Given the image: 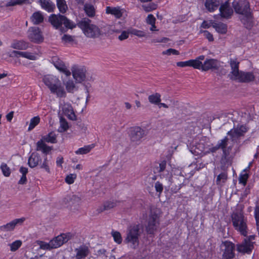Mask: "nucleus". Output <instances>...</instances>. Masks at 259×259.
Instances as JSON below:
<instances>
[{"label": "nucleus", "mask_w": 259, "mask_h": 259, "mask_svg": "<svg viewBox=\"0 0 259 259\" xmlns=\"http://www.w3.org/2000/svg\"><path fill=\"white\" fill-rule=\"evenodd\" d=\"M208 139L206 137H203L199 140L198 142L195 143L196 151L198 154L203 153L205 154L210 152H215L218 150H222V157L225 159L228 158V149H230V146L226 139H222L218 141L217 144L214 146H210Z\"/></svg>", "instance_id": "obj_1"}, {"label": "nucleus", "mask_w": 259, "mask_h": 259, "mask_svg": "<svg viewBox=\"0 0 259 259\" xmlns=\"http://www.w3.org/2000/svg\"><path fill=\"white\" fill-rule=\"evenodd\" d=\"M42 81L49 89L51 93L55 94L57 97L64 98L66 93L60 79L56 76L51 74L45 75Z\"/></svg>", "instance_id": "obj_2"}, {"label": "nucleus", "mask_w": 259, "mask_h": 259, "mask_svg": "<svg viewBox=\"0 0 259 259\" xmlns=\"http://www.w3.org/2000/svg\"><path fill=\"white\" fill-rule=\"evenodd\" d=\"M83 34L88 38H96L99 37L102 34L99 27L92 23V21L87 18H83L78 23Z\"/></svg>", "instance_id": "obj_3"}, {"label": "nucleus", "mask_w": 259, "mask_h": 259, "mask_svg": "<svg viewBox=\"0 0 259 259\" xmlns=\"http://www.w3.org/2000/svg\"><path fill=\"white\" fill-rule=\"evenodd\" d=\"M233 7L235 12L241 15L240 19L244 25L251 23L252 16L249 8V4L246 0H239V2H234Z\"/></svg>", "instance_id": "obj_4"}, {"label": "nucleus", "mask_w": 259, "mask_h": 259, "mask_svg": "<svg viewBox=\"0 0 259 259\" xmlns=\"http://www.w3.org/2000/svg\"><path fill=\"white\" fill-rule=\"evenodd\" d=\"M49 21L54 27L59 29L61 32H65L66 29H72L76 27V24L73 21L60 14L51 15Z\"/></svg>", "instance_id": "obj_5"}, {"label": "nucleus", "mask_w": 259, "mask_h": 259, "mask_svg": "<svg viewBox=\"0 0 259 259\" xmlns=\"http://www.w3.org/2000/svg\"><path fill=\"white\" fill-rule=\"evenodd\" d=\"M232 225L235 230L241 235L246 237L248 234L247 220L241 211L235 212L231 214Z\"/></svg>", "instance_id": "obj_6"}, {"label": "nucleus", "mask_w": 259, "mask_h": 259, "mask_svg": "<svg viewBox=\"0 0 259 259\" xmlns=\"http://www.w3.org/2000/svg\"><path fill=\"white\" fill-rule=\"evenodd\" d=\"M248 127L244 125H238L236 127L229 131L227 135L223 139L226 140L230 146V149H228V156L230 155L235 143L237 140L240 137L243 136L244 134L248 131Z\"/></svg>", "instance_id": "obj_7"}, {"label": "nucleus", "mask_w": 259, "mask_h": 259, "mask_svg": "<svg viewBox=\"0 0 259 259\" xmlns=\"http://www.w3.org/2000/svg\"><path fill=\"white\" fill-rule=\"evenodd\" d=\"M28 164L31 168H34L39 165L40 168L44 169L48 174L51 172L49 167V161L47 156L44 157L43 162L40 155L37 152H32L28 160Z\"/></svg>", "instance_id": "obj_8"}, {"label": "nucleus", "mask_w": 259, "mask_h": 259, "mask_svg": "<svg viewBox=\"0 0 259 259\" xmlns=\"http://www.w3.org/2000/svg\"><path fill=\"white\" fill-rule=\"evenodd\" d=\"M140 227L139 225L130 226L127 230L125 241L133 248H136L139 243Z\"/></svg>", "instance_id": "obj_9"}, {"label": "nucleus", "mask_w": 259, "mask_h": 259, "mask_svg": "<svg viewBox=\"0 0 259 259\" xmlns=\"http://www.w3.org/2000/svg\"><path fill=\"white\" fill-rule=\"evenodd\" d=\"M71 71L73 77L77 83L94 80V78L87 73L86 68L83 66L74 65L72 67Z\"/></svg>", "instance_id": "obj_10"}, {"label": "nucleus", "mask_w": 259, "mask_h": 259, "mask_svg": "<svg viewBox=\"0 0 259 259\" xmlns=\"http://www.w3.org/2000/svg\"><path fill=\"white\" fill-rule=\"evenodd\" d=\"M236 246L230 241L222 242L220 245L221 250L222 252V259H233L235 256Z\"/></svg>", "instance_id": "obj_11"}, {"label": "nucleus", "mask_w": 259, "mask_h": 259, "mask_svg": "<svg viewBox=\"0 0 259 259\" xmlns=\"http://www.w3.org/2000/svg\"><path fill=\"white\" fill-rule=\"evenodd\" d=\"M146 135V130L140 126H134L130 129V137L131 140L136 145H139L142 142V139Z\"/></svg>", "instance_id": "obj_12"}, {"label": "nucleus", "mask_w": 259, "mask_h": 259, "mask_svg": "<svg viewBox=\"0 0 259 259\" xmlns=\"http://www.w3.org/2000/svg\"><path fill=\"white\" fill-rule=\"evenodd\" d=\"M221 3L219 8L220 14L214 15V18L217 19L221 17L225 19L230 18L233 13V11L230 6V3L228 1H226L224 3L221 2Z\"/></svg>", "instance_id": "obj_13"}, {"label": "nucleus", "mask_w": 259, "mask_h": 259, "mask_svg": "<svg viewBox=\"0 0 259 259\" xmlns=\"http://www.w3.org/2000/svg\"><path fill=\"white\" fill-rule=\"evenodd\" d=\"M29 39L34 43L39 44L43 41L42 33L38 27H31L28 30Z\"/></svg>", "instance_id": "obj_14"}, {"label": "nucleus", "mask_w": 259, "mask_h": 259, "mask_svg": "<svg viewBox=\"0 0 259 259\" xmlns=\"http://www.w3.org/2000/svg\"><path fill=\"white\" fill-rule=\"evenodd\" d=\"M25 220L26 218L24 217L13 220L6 224L0 226V231L3 232L13 231L17 226L22 225Z\"/></svg>", "instance_id": "obj_15"}, {"label": "nucleus", "mask_w": 259, "mask_h": 259, "mask_svg": "<svg viewBox=\"0 0 259 259\" xmlns=\"http://www.w3.org/2000/svg\"><path fill=\"white\" fill-rule=\"evenodd\" d=\"M72 237L70 233L61 234L51 240V244L53 248H57L66 243Z\"/></svg>", "instance_id": "obj_16"}, {"label": "nucleus", "mask_w": 259, "mask_h": 259, "mask_svg": "<svg viewBox=\"0 0 259 259\" xmlns=\"http://www.w3.org/2000/svg\"><path fill=\"white\" fill-rule=\"evenodd\" d=\"M52 61L54 66L60 72L64 73L66 76H68L71 75V72L62 60L58 58L57 57H54L52 59Z\"/></svg>", "instance_id": "obj_17"}, {"label": "nucleus", "mask_w": 259, "mask_h": 259, "mask_svg": "<svg viewBox=\"0 0 259 259\" xmlns=\"http://www.w3.org/2000/svg\"><path fill=\"white\" fill-rule=\"evenodd\" d=\"M235 246L238 252L243 254H251L254 248V246L251 244L249 243L244 239L241 243H238Z\"/></svg>", "instance_id": "obj_18"}, {"label": "nucleus", "mask_w": 259, "mask_h": 259, "mask_svg": "<svg viewBox=\"0 0 259 259\" xmlns=\"http://www.w3.org/2000/svg\"><path fill=\"white\" fill-rule=\"evenodd\" d=\"M60 112L67 116L69 119L74 120L76 116L71 105L69 103H63L60 105Z\"/></svg>", "instance_id": "obj_19"}, {"label": "nucleus", "mask_w": 259, "mask_h": 259, "mask_svg": "<svg viewBox=\"0 0 259 259\" xmlns=\"http://www.w3.org/2000/svg\"><path fill=\"white\" fill-rule=\"evenodd\" d=\"M159 225L158 217L156 214H152L149 217L146 230L149 234H153L157 229Z\"/></svg>", "instance_id": "obj_20"}, {"label": "nucleus", "mask_w": 259, "mask_h": 259, "mask_svg": "<svg viewBox=\"0 0 259 259\" xmlns=\"http://www.w3.org/2000/svg\"><path fill=\"white\" fill-rule=\"evenodd\" d=\"M237 76L235 77L233 80H237L241 82H248L254 79V75L253 73L250 72H243L240 71Z\"/></svg>", "instance_id": "obj_21"}, {"label": "nucleus", "mask_w": 259, "mask_h": 259, "mask_svg": "<svg viewBox=\"0 0 259 259\" xmlns=\"http://www.w3.org/2000/svg\"><path fill=\"white\" fill-rule=\"evenodd\" d=\"M220 66L219 61L214 59H206L202 64V70L207 71L208 70L218 69Z\"/></svg>", "instance_id": "obj_22"}, {"label": "nucleus", "mask_w": 259, "mask_h": 259, "mask_svg": "<svg viewBox=\"0 0 259 259\" xmlns=\"http://www.w3.org/2000/svg\"><path fill=\"white\" fill-rule=\"evenodd\" d=\"M125 10L120 7H110L108 6L106 8V13L107 14H111L114 16L116 19H120L124 12Z\"/></svg>", "instance_id": "obj_23"}, {"label": "nucleus", "mask_w": 259, "mask_h": 259, "mask_svg": "<svg viewBox=\"0 0 259 259\" xmlns=\"http://www.w3.org/2000/svg\"><path fill=\"white\" fill-rule=\"evenodd\" d=\"M36 150L41 152L44 156H47L53 149L52 146H49L41 140H38L36 143Z\"/></svg>", "instance_id": "obj_24"}, {"label": "nucleus", "mask_w": 259, "mask_h": 259, "mask_svg": "<svg viewBox=\"0 0 259 259\" xmlns=\"http://www.w3.org/2000/svg\"><path fill=\"white\" fill-rule=\"evenodd\" d=\"M76 252V259H82L85 258L90 253V249L88 246L81 245L75 249Z\"/></svg>", "instance_id": "obj_25"}, {"label": "nucleus", "mask_w": 259, "mask_h": 259, "mask_svg": "<svg viewBox=\"0 0 259 259\" xmlns=\"http://www.w3.org/2000/svg\"><path fill=\"white\" fill-rule=\"evenodd\" d=\"M229 64L231 68L230 74V78L233 79L235 77L237 76V75L240 72L239 70V62L238 61L236 58H231L229 61Z\"/></svg>", "instance_id": "obj_26"}, {"label": "nucleus", "mask_w": 259, "mask_h": 259, "mask_svg": "<svg viewBox=\"0 0 259 259\" xmlns=\"http://www.w3.org/2000/svg\"><path fill=\"white\" fill-rule=\"evenodd\" d=\"M204 6L209 12H213L221 4V0H203Z\"/></svg>", "instance_id": "obj_27"}, {"label": "nucleus", "mask_w": 259, "mask_h": 259, "mask_svg": "<svg viewBox=\"0 0 259 259\" xmlns=\"http://www.w3.org/2000/svg\"><path fill=\"white\" fill-rule=\"evenodd\" d=\"M11 47L16 50H25L29 47V44L23 40H14L11 45Z\"/></svg>", "instance_id": "obj_28"}, {"label": "nucleus", "mask_w": 259, "mask_h": 259, "mask_svg": "<svg viewBox=\"0 0 259 259\" xmlns=\"http://www.w3.org/2000/svg\"><path fill=\"white\" fill-rule=\"evenodd\" d=\"M65 202L68 203L69 205L78 204L81 202V198L76 195H69L65 198Z\"/></svg>", "instance_id": "obj_29"}, {"label": "nucleus", "mask_w": 259, "mask_h": 259, "mask_svg": "<svg viewBox=\"0 0 259 259\" xmlns=\"http://www.w3.org/2000/svg\"><path fill=\"white\" fill-rule=\"evenodd\" d=\"M39 1L41 8L48 12L53 11L55 8L54 4L50 0H39Z\"/></svg>", "instance_id": "obj_30"}, {"label": "nucleus", "mask_w": 259, "mask_h": 259, "mask_svg": "<svg viewBox=\"0 0 259 259\" xmlns=\"http://www.w3.org/2000/svg\"><path fill=\"white\" fill-rule=\"evenodd\" d=\"M31 21L35 25H38L44 21V17L40 11L34 12L30 18Z\"/></svg>", "instance_id": "obj_31"}, {"label": "nucleus", "mask_w": 259, "mask_h": 259, "mask_svg": "<svg viewBox=\"0 0 259 259\" xmlns=\"http://www.w3.org/2000/svg\"><path fill=\"white\" fill-rule=\"evenodd\" d=\"M212 26L219 33L225 34L227 31V26L223 23L212 22Z\"/></svg>", "instance_id": "obj_32"}, {"label": "nucleus", "mask_w": 259, "mask_h": 259, "mask_svg": "<svg viewBox=\"0 0 259 259\" xmlns=\"http://www.w3.org/2000/svg\"><path fill=\"white\" fill-rule=\"evenodd\" d=\"M57 136L55 133L50 132L48 134L44 136L41 137V139L45 143H57Z\"/></svg>", "instance_id": "obj_33"}, {"label": "nucleus", "mask_w": 259, "mask_h": 259, "mask_svg": "<svg viewBox=\"0 0 259 259\" xmlns=\"http://www.w3.org/2000/svg\"><path fill=\"white\" fill-rule=\"evenodd\" d=\"M95 145L94 144L85 145L83 147H81L77 150L75 153L77 155H83L89 153L91 150L95 147Z\"/></svg>", "instance_id": "obj_34"}, {"label": "nucleus", "mask_w": 259, "mask_h": 259, "mask_svg": "<svg viewBox=\"0 0 259 259\" xmlns=\"http://www.w3.org/2000/svg\"><path fill=\"white\" fill-rule=\"evenodd\" d=\"M148 99L151 104L157 105L161 102V95L159 93H155L149 95Z\"/></svg>", "instance_id": "obj_35"}, {"label": "nucleus", "mask_w": 259, "mask_h": 259, "mask_svg": "<svg viewBox=\"0 0 259 259\" xmlns=\"http://www.w3.org/2000/svg\"><path fill=\"white\" fill-rule=\"evenodd\" d=\"M57 6L61 13H65L68 10V6L65 0H56Z\"/></svg>", "instance_id": "obj_36"}, {"label": "nucleus", "mask_w": 259, "mask_h": 259, "mask_svg": "<svg viewBox=\"0 0 259 259\" xmlns=\"http://www.w3.org/2000/svg\"><path fill=\"white\" fill-rule=\"evenodd\" d=\"M66 90L68 93H73L77 90V88L75 85V83L72 80H68L65 83Z\"/></svg>", "instance_id": "obj_37"}, {"label": "nucleus", "mask_w": 259, "mask_h": 259, "mask_svg": "<svg viewBox=\"0 0 259 259\" xmlns=\"http://www.w3.org/2000/svg\"><path fill=\"white\" fill-rule=\"evenodd\" d=\"M84 10L86 14L90 17H93L95 14L94 6L90 4H85L84 6Z\"/></svg>", "instance_id": "obj_38"}, {"label": "nucleus", "mask_w": 259, "mask_h": 259, "mask_svg": "<svg viewBox=\"0 0 259 259\" xmlns=\"http://www.w3.org/2000/svg\"><path fill=\"white\" fill-rule=\"evenodd\" d=\"M142 7L146 12H150L156 10L157 8V5L154 3H150L148 4H143Z\"/></svg>", "instance_id": "obj_39"}, {"label": "nucleus", "mask_w": 259, "mask_h": 259, "mask_svg": "<svg viewBox=\"0 0 259 259\" xmlns=\"http://www.w3.org/2000/svg\"><path fill=\"white\" fill-rule=\"evenodd\" d=\"M40 122V118L38 116H35L30 119L28 128V131L32 130Z\"/></svg>", "instance_id": "obj_40"}, {"label": "nucleus", "mask_w": 259, "mask_h": 259, "mask_svg": "<svg viewBox=\"0 0 259 259\" xmlns=\"http://www.w3.org/2000/svg\"><path fill=\"white\" fill-rule=\"evenodd\" d=\"M68 128V125L67 121L63 118L60 117V127L58 129L59 132H64Z\"/></svg>", "instance_id": "obj_41"}, {"label": "nucleus", "mask_w": 259, "mask_h": 259, "mask_svg": "<svg viewBox=\"0 0 259 259\" xmlns=\"http://www.w3.org/2000/svg\"><path fill=\"white\" fill-rule=\"evenodd\" d=\"M0 168L4 176L8 177L10 176L11 169L6 163L3 162L1 165Z\"/></svg>", "instance_id": "obj_42"}, {"label": "nucleus", "mask_w": 259, "mask_h": 259, "mask_svg": "<svg viewBox=\"0 0 259 259\" xmlns=\"http://www.w3.org/2000/svg\"><path fill=\"white\" fill-rule=\"evenodd\" d=\"M227 179V174L226 172H223L219 175L217 178V184L222 185Z\"/></svg>", "instance_id": "obj_43"}, {"label": "nucleus", "mask_w": 259, "mask_h": 259, "mask_svg": "<svg viewBox=\"0 0 259 259\" xmlns=\"http://www.w3.org/2000/svg\"><path fill=\"white\" fill-rule=\"evenodd\" d=\"M249 178V175L247 173H244V172H241L239 175L238 181L239 184H242L244 186L246 185L247 181Z\"/></svg>", "instance_id": "obj_44"}, {"label": "nucleus", "mask_w": 259, "mask_h": 259, "mask_svg": "<svg viewBox=\"0 0 259 259\" xmlns=\"http://www.w3.org/2000/svg\"><path fill=\"white\" fill-rule=\"evenodd\" d=\"M22 242L20 240H17L12 243L9 244L10 250L11 251H15L18 250L22 245Z\"/></svg>", "instance_id": "obj_45"}, {"label": "nucleus", "mask_w": 259, "mask_h": 259, "mask_svg": "<svg viewBox=\"0 0 259 259\" xmlns=\"http://www.w3.org/2000/svg\"><path fill=\"white\" fill-rule=\"evenodd\" d=\"M22 57L30 60H35L37 59V54L34 52H23Z\"/></svg>", "instance_id": "obj_46"}, {"label": "nucleus", "mask_w": 259, "mask_h": 259, "mask_svg": "<svg viewBox=\"0 0 259 259\" xmlns=\"http://www.w3.org/2000/svg\"><path fill=\"white\" fill-rule=\"evenodd\" d=\"M190 67L197 69H202L203 63L201 61H199L196 59L190 60Z\"/></svg>", "instance_id": "obj_47"}, {"label": "nucleus", "mask_w": 259, "mask_h": 259, "mask_svg": "<svg viewBox=\"0 0 259 259\" xmlns=\"http://www.w3.org/2000/svg\"><path fill=\"white\" fill-rule=\"evenodd\" d=\"M37 244L39 245V248L44 250H50L53 249L52 245L51 244V241L48 242H45L42 241H38Z\"/></svg>", "instance_id": "obj_48"}, {"label": "nucleus", "mask_w": 259, "mask_h": 259, "mask_svg": "<svg viewBox=\"0 0 259 259\" xmlns=\"http://www.w3.org/2000/svg\"><path fill=\"white\" fill-rule=\"evenodd\" d=\"M111 235L115 242L118 244H120L122 242V238L120 233L119 232L112 231Z\"/></svg>", "instance_id": "obj_49"}, {"label": "nucleus", "mask_w": 259, "mask_h": 259, "mask_svg": "<svg viewBox=\"0 0 259 259\" xmlns=\"http://www.w3.org/2000/svg\"><path fill=\"white\" fill-rule=\"evenodd\" d=\"M129 32L139 37H144L146 35L144 31L136 29H129Z\"/></svg>", "instance_id": "obj_50"}, {"label": "nucleus", "mask_w": 259, "mask_h": 259, "mask_svg": "<svg viewBox=\"0 0 259 259\" xmlns=\"http://www.w3.org/2000/svg\"><path fill=\"white\" fill-rule=\"evenodd\" d=\"M27 0H10L7 4L6 6H14L17 5H22L27 2Z\"/></svg>", "instance_id": "obj_51"}, {"label": "nucleus", "mask_w": 259, "mask_h": 259, "mask_svg": "<svg viewBox=\"0 0 259 259\" xmlns=\"http://www.w3.org/2000/svg\"><path fill=\"white\" fill-rule=\"evenodd\" d=\"M154 187L155 191L158 193V196H160L163 190V185L160 182L157 181L155 183Z\"/></svg>", "instance_id": "obj_52"}, {"label": "nucleus", "mask_w": 259, "mask_h": 259, "mask_svg": "<svg viewBox=\"0 0 259 259\" xmlns=\"http://www.w3.org/2000/svg\"><path fill=\"white\" fill-rule=\"evenodd\" d=\"M76 178V174H71L66 176L65 178V182L68 184H72L74 183V180Z\"/></svg>", "instance_id": "obj_53"}, {"label": "nucleus", "mask_w": 259, "mask_h": 259, "mask_svg": "<svg viewBox=\"0 0 259 259\" xmlns=\"http://www.w3.org/2000/svg\"><path fill=\"white\" fill-rule=\"evenodd\" d=\"M62 40L64 43H69L73 41V38L70 35L64 34L62 37Z\"/></svg>", "instance_id": "obj_54"}, {"label": "nucleus", "mask_w": 259, "mask_h": 259, "mask_svg": "<svg viewBox=\"0 0 259 259\" xmlns=\"http://www.w3.org/2000/svg\"><path fill=\"white\" fill-rule=\"evenodd\" d=\"M254 217L256 221V228H259V207L256 206L254 209Z\"/></svg>", "instance_id": "obj_55"}, {"label": "nucleus", "mask_w": 259, "mask_h": 259, "mask_svg": "<svg viewBox=\"0 0 259 259\" xmlns=\"http://www.w3.org/2000/svg\"><path fill=\"white\" fill-rule=\"evenodd\" d=\"M129 33H130L129 32V30H128V31H123L121 32V34L118 36V38L121 41L125 40L128 37Z\"/></svg>", "instance_id": "obj_56"}, {"label": "nucleus", "mask_w": 259, "mask_h": 259, "mask_svg": "<svg viewBox=\"0 0 259 259\" xmlns=\"http://www.w3.org/2000/svg\"><path fill=\"white\" fill-rule=\"evenodd\" d=\"M162 54L164 55H170L171 54L178 55L179 54V52L176 50H175L173 49H167V50L163 52Z\"/></svg>", "instance_id": "obj_57"}, {"label": "nucleus", "mask_w": 259, "mask_h": 259, "mask_svg": "<svg viewBox=\"0 0 259 259\" xmlns=\"http://www.w3.org/2000/svg\"><path fill=\"white\" fill-rule=\"evenodd\" d=\"M255 239V235H249V236L246 237L244 239V240L245 241H247V242H248L249 243L251 244L252 245L254 246L255 243L254 241Z\"/></svg>", "instance_id": "obj_58"}, {"label": "nucleus", "mask_w": 259, "mask_h": 259, "mask_svg": "<svg viewBox=\"0 0 259 259\" xmlns=\"http://www.w3.org/2000/svg\"><path fill=\"white\" fill-rule=\"evenodd\" d=\"M156 19L152 14H149L146 19V22L151 25L155 24Z\"/></svg>", "instance_id": "obj_59"}, {"label": "nucleus", "mask_w": 259, "mask_h": 259, "mask_svg": "<svg viewBox=\"0 0 259 259\" xmlns=\"http://www.w3.org/2000/svg\"><path fill=\"white\" fill-rule=\"evenodd\" d=\"M115 206V203L112 201L106 202L104 204V210L109 209L113 208Z\"/></svg>", "instance_id": "obj_60"}, {"label": "nucleus", "mask_w": 259, "mask_h": 259, "mask_svg": "<svg viewBox=\"0 0 259 259\" xmlns=\"http://www.w3.org/2000/svg\"><path fill=\"white\" fill-rule=\"evenodd\" d=\"M177 65L180 67H190V60L186 61H180L177 63Z\"/></svg>", "instance_id": "obj_61"}, {"label": "nucleus", "mask_w": 259, "mask_h": 259, "mask_svg": "<svg viewBox=\"0 0 259 259\" xmlns=\"http://www.w3.org/2000/svg\"><path fill=\"white\" fill-rule=\"evenodd\" d=\"M166 161L165 160H163V161H161L159 164V172H161L163 171L166 168Z\"/></svg>", "instance_id": "obj_62"}, {"label": "nucleus", "mask_w": 259, "mask_h": 259, "mask_svg": "<svg viewBox=\"0 0 259 259\" xmlns=\"http://www.w3.org/2000/svg\"><path fill=\"white\" fill-rule=\"evenodd\" d=\"M203 35L207 38L209 41H211L213 40V37L212 35L208 31H204L203 32Z\"/></svg>", "instance_id": "obj_63"}, {"label": "nucleus", "mask_w": 259, "mask_h": 259, "mask_svg": "<svg viewBox=\"0 0 259 259\" xmlns=\"http://www.w3.org/2000/svg\"><path fill=\"white\" fill-rule=\"evenodd\" d=\"M23 52L18 51H13L12 52V54L10 55V56H14L16 57H19L22 56Z\"/></svg>", "instance_id": "obj_64"}]
</instances>
